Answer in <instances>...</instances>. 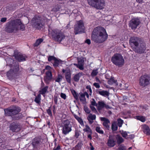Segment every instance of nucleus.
Instances as JSON below:
<instances>
[{
    "label": "nucleus",
    "mask_w": 150,
    "mask_h": 150,
    "mask_svg": "<svg viewBox=\"0 0 150 150\" xmlns=\"http://www.w3.org/2000/svg\"><path fill=\"white\" fill-rule=\"evenodd\" d=\"M98 73V69H94L92 71L91 73V76H96Z\"/></svg>",
    "instance_id": "38"
},
{
    "label": "nucleus",
    "mask_w": 150,
    "mask_h": 150,
    "mask_svg": "<svg viewBox=\"0 0 150 150\" xmlns=\"http://www.w3.org/2000/svg\"><path fill=\"white\" fill-rule=\"evenodd\" d=\"M60 97L64 100H65L67 98V96L66 95L62 93H61L60 94Z\"/></svg>",
    "instance_id": "45"
},
{
    "label": "nucleus",
    "mask_w": 150,
    "mask_h": 150,
    "mask_svg": "<svg viewBox=\"0 0 150 150\" xmlns=\"http://www.w3.org/2000/svg\"><path fill=\"white\" fill-rule=\"evenodd\" d=\"M79 99L80 101L83 104H85L86 102L85 97L83 93L81 94L79 97Z\"/></svg>",
    "instance_id": "31"
},
{
    "label": "nucleus",
    "mask_w": 150,
    "mask_h": 150,
    "mask_svg": "<svg viewBox=\"0 0 150 150\" xmlns=\"http://www.w3.org/2000/svg\"><path fill=\"white\" fill-rule=\"evenodd\" d=\"M62 76L60 74H58L57 78L55 80V82H58V83L60 82L62 80Z\"/></svg>",
    "instance_id": "37"
},
{
    "label": "nucleus",
    "mask_w": 150,
    "mask_h": 150,
    "mask_svg": "<svg viewBox=\"0 0 150 150\" xmlns=\"http://www.w3.org/2000/svg\"><path fill=\"white\" fill-rule=\"evenodd\" d=\"M32 23L33 27L40 29L43 26L42 19L39 16H35L32 20Z\"/></svg>",
    "instance_id": "7"
},
{
    "label": "nucleus",
    "mask_w": 150,
    "mask_h": 150,
    "mask_svg": "<svg viewBox=\"0 0 150 150\" xmlns=\"http://www.w3.org/2000/svg\"><path fill=\"white\" fill-rule=\"evenodd\" d=\"M50 108L49 109L47 110V112L49 115H50V116H52V112L51 111V110L50 109Z\"/></svg>",
    "instance_id": "49"
},
{
    "label": "nucleus",
    "mask_w": 150,
    "mask_h": 150,
    "mask_svg": "<svg viewBox=\"0 0 150 150\" xmlns=\"http://www.w3.org/2000/svg\"><path fill=\"white\" fill-rule=\"evenodd\" d=\"M111 128L112 131H115L117 129V127L115 123H113L112 124Z\"/></svg>",
    "instance_id": "40"
},
{
    "label": "nucleus",
    "mask_w": 150,
    "mask_h": 150,
    "mask_svg": "<svg viewBox=\"0 0 150 150\" xmlns=\"http://www.w3.org/2000/svg\"><path fill=\"white\" fill-rule=\"evenodd\" d=\"M79 136V131L76 130L75 131V135H74V137L76 138H78Z\"/></svg>",
    "instance_id": "47"
},
{
    "label": "nucleus",
    "mask_w": 150,
    "mask_h": 150,
    "mask_svg": "<svg viewBox=\"0 0 150 150\" xmlns=\"http://www.w3.org/2000/svg\"><path fill=\"white\" fill-rule=\"evenodd\" d=\"M51 68L49 66H47L45 67V69L49 71L50 70Z\"/></svg>",
    "instance_id": "61"
},
{
    "label": "nucleus",
    "mask_w": 150,
    "mask_h": 150,
    "mask_svg": "<svg viewBox=\"0 0 150 150\" xmlns=\"http://www.w3.org/2000/svg\"><path fill=\"white\" fill-rule=\"evenodd\" d=\"M88 119L89 121V123L90 124H91L93 122V120H92L91 119H89L88 118Z\"/></svg>",
    "instance_id": "64"
},
{
    "label": "nucleus",
    "mask_w": 150,
    "mask_h": 150,
    "mask_svg": "<svg viewBox=\"0 0 150 150\" xmlns=\"http://www.w3.org/2000/svg\"><path fill=\"white\" fill-rule=\"evenodd\" d=\"M118 126L119 127H122V125L123 123V121L121 119H119L118 120Z\"/></svg>",
    "instance_id": "42"
},
{
    "label": "nucleus",
    "mask_w": 150,
    "mask_h": 150,
    "mask_svg": "<svg viewBox=\"0 0 150 150\" xmlns=\"http://www.w3.org/2000/svg\"><path fill=\"white\" fill-rule=\"evenodd\" d=\"M137 120L141 121L142 122H144L146 121L145 117L143 116H138L136 117Z\"/></svg>",
    "instance_id": "36"
},
{
    "label": "nucleus",
    "mask_w": 150,
    "mask_h": 150,
    "mask_svg": "<svg viewBox=\"0 0 150 150\" xmlns=\"http://www.w3.org/2000/svg\"><path fill=\"white\" fill-rule=\"evenodd\" d=\"M83 131L84 132H86L87 134L92 133V130L90 128L89 126L87 125L85 126V127L83 129Z\"/></svg>",
    "instance_id": "27"
},
{
    "label": "nucleus",
    "mask_w": 150,
    "mask_h": 150,
    "mask_svg": "<svg viewBox=\"0 0 150 150\" xmlns=\"http://www.w3.org/2000/svg\"><path fill=\"white\" fill-rule=\"evenodd\" d=\"M88 134V137L90 139H92V137H91V134L92 133H89Z\"/></svg>",
    "instance_id": "63"
},
{
    "label": "nucleus",
    "mask_w": 150,
    "mask_h": 150,
    "mask_svg": "<svg viewBox=\"0 0 150 150\" xmlns=\"http://www.w3.org/2000/svg\"><path fill=\"white\" fill-rule=\"evenodd\" d=\"M82 73H79L75 75L73 79L74 81L76 82H78L79 81L80 77L82 75Z\"/></svg>",
    "instance_id": "25"
},
{
    "label": "nucleus",
    "mask_w": 150,
    "mask_h": 150,
    "mask_svg": "<svg viewBox=\"0 0 150 150\" xmlns=\"http://www.w3.org/2000/svg\"><path fill=\"white\" fill-rule=\"evenodd\" d=\"M54 100L55 103L56 104H57V103L58 99H57V97L56 96V97H54Z\"/></svg>",
    "instance_id": "56"
},
{
    "label": "nucleus",
    "mask_w": 150,
    "mask_h": 150,
    "mask_svg": "<svg viewBox=\"0 0 150 150\" xmlns=\"http://www.w3.org/2000/svg\"><path fill=\"white\" fill-rule=\"evenodd\" d=\"M115 140L112 137L110 136L107 143V145L109 147H112L115 145Z\"/></svg>",
    "instance_id": "20"
},
{
    "label": "nucleus",
    "mask_w": 150,
    "mask_h": 150,
    "mask_svg": "<svg viewBox=\"0 0 150 150\" xmlns=\"http://www.w3.org/2000/svg\"><path fill=\"white\" fill-rule=\"evenodd\" d=\"M48 88V86H46L43 88L42 89L40 90L39 92H40V94L44 95L47 92Z\"/></svg>",
    "instance_id": "28"
},
{
    "label": "nucleus",
    "mask_w": 150,
    "mask_h": 150,
    "mask_svg": "<svg viewBox=\"0 0 150 150\" xmlns=\"http://www.w3.org/2000/svg\"><path fill=\"white\" fill-rule=\"evenodd\" d=\"M19 70L18 67L16 66L13 68V69H10L7 73V76L10 79H12L14 74H16Z\"/></svg>",
    "instance_id": "13"
},
{
    "label": "nucleus",
    "mask_w": 150,
    "mask_h": 150,
    "mask_svg": "<svg viewBox=\"0 0 150 150\" xmlns=\"http://www.w3.org/2000/svg\"><path fill=\"white\" fill-rule=\"evenodd\" d=\"M105 4L104 0H97L94 7L97 9H101L104 8Z\"/></svg>",
    "instance_id": "14"
},
{
    "label": "nucleus",
    "mask_w": 150,
    "mask_h": 150,
    "mask_svg": "<svg viewBox=\"0 0 150 150\" xmlns=\"http://www.w3.org/2000/svg\"><path fill=\"white\" fill-rule=\"evenodd\" d=\"M42 140L40 138H35L32 141V144L35 148L38 149L40 147L42 144Z\"/></svg>",
    "instance_id": "12"
},
{
    "label": "nucleus",
    "mask_w": 150,
    "mask_h": 150,
    "mask_svg": "<svg viewBox=\"0 0 150 150\" xmlns=\"http://www.w3.org/2000/svg\"><path fill=\"white\" fill-rule=\"evenodd\" d=\"M15 57L16 59L19 62L25 61L27 57L25 55L21 53H18L17 54H15Z\"/></svg>",
    "instance_id": "21"
},
{
    "label": "nucleus",
    "mask_w": 150,
    "mask_h": 150,
    "mask_svg": "<svg viewBox=\"0 0 150 150\" xmlns=\"http://www.w3.org/2000/svg\"><path fill=\"white\" fill-rule=\"evenodd\" d=\"M87 88H89V91L90 92L89 94L90 95H91L92 93V91L91 88L89 86H87Z\"/></svg>",
    "instance_id": "57"
},
{
    "label": "nucleus",
    "mask_w": 150,
    "mask_h": 150,
    "mask_svg": "<svg viewBox=\"0 0 150 150\" xmlns=\"http://www.w3.org/2000/svg\"><path fill=\"white\" fill-rule=\"evenodd\" d=\"M84 26L82 21H77V24L74 25V33L76 35L82 32L84 29Z\"/></svg>",
    "instance_id": "11"
},
{
    "label": "nucleus",
    "mask_w": 150,
    "mask_h": 150,
    "mask_svg": "<svg viewBox=\"0 0 150 150\" xmlns=\"http://www.w3.org/2000/svg\"><path fill=\"white\" fill-rule=\"evenodd\" d=\"M98 93L100 95L105 97L108 96L109 95V93L106 91H98Z\"/></svg>",
    "instance_id": "26"
},
{
    "label": "nucleus",
    "mask_w": 150,
    "mask_h": 150,
    "mask_svg": "<svg viewBox=\"0 0 150 150\" xmlns=\"http://www.w3.org/2000/svg\"><path fill=\"white\" fill-rule=\"evenodd\" d=\"M6 29L7 31L11 33L14 30H17L19 29L23 31L25 29V26L20 19H16L8 22L7 24Z\"/></svg>",
    "instance_id": "3"
},
{
    "label": "nucleus",
    "mask_w": 150,
    "mask_h": 150,
    "mask_svg": "<svg viewBox=\"0 0 150 150\" xmlns=\"http://www.w3.org/2000/svg\"><path fill=\"white\" fill-rule=\"evenodd\" d=\"M71 91L75 99L76 100H78V94L77 93L76 91L74 90H71Z\"/></svg>",
    "instance_id": "33"
},
{
    "label": "nucleus",
    "mask_w": 150,
    "mask_h": 150,
    "mask_svg": "<svg viewBox=\"0 0 150 150\" xmlns=\"http://www.w3.org/2000/svg\"><path fill=\"white\" fill-rule=\"evenodd\" d=\"M65 78L67 81L69 83H71V74L69 71H66L65 74Z\"/></svg>",
    "instance_id": "22"
},
{
    "label": "nucleus",
    "mask_w": 150,
    "mask_h": 150,
    "mask_svg": "<svg viewBox=\"0 0 150 150\" xmlns=\"http://www.w3.org/2000/svg\"><path fill=\"white\" fill-rule=\"evenodd\" d=\"M96 131L98 133L101 134H104V131L99 126H97L96 128Z\"/></svg>",
    "instance_id": "34"
},
{
    "label": "nucleus",
    "mask_w": 150,
    "mask_h": 150,
    "mask_svg": "<svg viewBox=\"0 0 150 150\" xmlns=\"http://www.w3.org/2000/svg\"><path fill=\"white\" fill-rule=\"evenodd\" d=\"M49 32L52 38L56 41L61 42L65 38L64 34L61 30L55 29L52 30L51 32Z\"/></svg>",
    "instance_id": "4"
},
{
    "label": "nucleus",
    "mask_w": 150,
    "mask_h": 150,
    "mask_svg": "<svg viewBox=\"0 0 150 150\" xmlns=\"http://www.w3.org/2000/svg\"><path fill=\"white\" fill-rule=\"evenodd\" d=\"M79 122V123L81 125H84L83 122V120L81 118L80 119H79V120L78 121Z\"/></svg>",
    "instance_id": "54"
},
{
    "label": "nucleus",
    "mask_w": 150,
    "mask_h": 150,
    "mask_svg": "<svg viewBox=\"0 0 150 150\" xmlns=\"http://www.w3.org/2000/svg\"><path fill=\"white\" fill-rule=\"evenodd\" d=\"M111 60L112 63L116 66L121 67L125 63V60L122 55L119 54H115L112 57Z\"/></svg>",
    "instance_id": "5"
},
{
    "label": "nucleus",
    "mask_w": 150,
    "mask_h": 150,
    "mask_svg": "<svg viewBox=\"0 0 150 150\" xmlns=\"http://www.w3.org/2000/svg\"><path fill=\"white\" fill-rule=\"evenodd\" d=\"M118 150H126V147L123 145H121L119 146Z\"/></svg>",
    "instance_id": "46"
},
{
    "label": "nucleus",
    "mask_w": 150,
    "mask_h": 150,
    "mask_svg": "<svg viewBox=\"0 0 150 150\" xmlns=\"http://www.w3.org/2000/svg\"><path fill=\"white\" fill-rule=\"evenodd\" d=\"M10 129L13 132H18L21 129L20 125L15 122L12 123L10 126Z\"/></svg>",
    "instance_id": "15"
},
{
    "label": "nucleus",
    "mask_w": 150,
    "mask_h": 150,
    "mask_svg": "<svg viewBox=\"0 0 150 150\" xmlns=\"http://www.w3.org/2000/svg\"><path fill=\"white\" fill-rule=\"evenodd\" d=\"M141 21L137 18H133L129 21V26L132 30H135L140 25Z\"/></svg>",
    "instance_id": "10"
},
{
    "label": "nucleus",
    "mask_w": 150,
    "mask_h": 150,
    "mask_svg": "<svg viewBox=\"0 0 150 150\" xmlns=\"http://www.w3.org/2000/svg\"><path fill=\"white\" fill-rule=\"evenodd\" d=\"M82 145V144L81 142H79L74 147L73 149L74 150H80L81 148Z\"/></svg>",
    "instance_id": "30"
},
{
    "label": "nucleus",
    "mask_w": 150,
    "mask_h": 150,
    "mask_svg": "<svg viewBox=\"0 0 150 150\" xmlns=\"http://www.w3.org/2000/svg\"><path fill=\"white\" fill-rule=\"evenodd\" d=\"M97 109L98 111L102 110L104 108H109V106L105 104L103 101H99L97 104Z\"/></svg>",
    "instance_id": "19"
},
{
    "label": "nucleus",
    "mask_w": 150,
    "mask_h": 150,
    "mask_svg": "<svg viewBox=\"0 0 150 150\" xmlns=\"http://www.w3.org/2000/svg\"><path fill=\"white\" fill-rule=\"evenodd\" d=\"M41 99V95L40 94H39L34 99V101L36 103L39 104L40 103Z\"/></svg>",
    "instance_id": "29"
},
{
    "label": "nucleus",
    "mask_w": 150,
    "mask_h": 150,
    "mask_svg": "<svg viewBox=\"0 0 150 150\" xmlns=\"http://www.w3.org/2000/svg\"><path fill=\"white\" fill-rule=\"evenodd\" d=\"M91 105H94L95 106H97V104L96 103L95 100L94 99H93L92 100V101L91 102Z\"/></svg>",
    "instance_id": "48"
},
{
    "label": "nucleus",
    "mask_w": 150,
    "mask_h": 150,
    "mask_svg": "<svg viewBox=\"0 0 150 150\" xmlns=\"http://www.w3.org/2000/svg\"><path fill=\"white\" fill-rule=\"evenodd\" d=\"M97 0H88V4L91 6L94 7Z\"/></svg>",
    "instance_id": "32"
},
{
    "label": "nucleus",
    "mask_w": 150,
    "mask_h": 150,
    "mask_svg": "<svg viewBox=\"0 0 150 150\" xmlns=\"http://www.w3.org/2000/svg\"><path fill=\"white\" fill-rule=\"evenodd\" d=\"M85 42L87 43L88 45H90L91 43V42L90 40L88 39L85 41Z\"/></svg>",
    "instance_id": "58"
},
{
    "label": "nucleus",
    "mask_w": 150,
    "mask_h": 150,
    "mask_svg": "<svg viewBox=\"0 0 150 150\" xmlns=\"http://www.w3.org/2000/svg\"><path fill=\"white\" fill-rule=\"evenodd\" d=\"M100 120L101 121H103V126L107 129L109 130L110 128V125L109 124H110L109 120L108 119L104 117H101Z\"/></svg>",
    "instance_id": "18"
},
{
    "label": "nucleus",
    "mask_w": 150,
    "mask_h": 150,
    "mask_svg": "<svg viewBox=\"0 0 150 150\" xmlns=\"http://www.w3.org/2000/svg\"><path fill=\"white\" fill-rule=\"evenodd\" d=\"M139 85L143 87H146L150 84V77L147 74L142 76L139 79Z\"/></svg>",
    "instance_id": "9"
},
{
    "label": "nucleus",
    "mask_w": 150,
    "mask_h": 150,
    "mask_svg": "<svg viewBox=\"0 0 150 150\" xmlns=\"http://www.w3.org/2000/svg\"><path fill=\"white\" fill-rule=\"evenodd\" d=\"M129 43L133 50L136 53L143 54L146 50V43L140 38L135 36L131 37L129 40Z\"/></svg>",
    "instance_id": "1"
},
{
    "label": "nucleus",
    "mask_w": 150,
    "mask_h": 150,
    "mask_svg": "<svg viewBox=\"0 0 150 150\" xmlns=\"http://www.w3.org/2000/svg\"><path fill=\"white\" fill-rule=\"evenodd\" d=\"M115 82V81L112 79H110L108 82V83L110 85H112V84Z\"/></svg>",
    "instance_id": "43"
},
{
    "label": "nucleus",
    "mask_w": 150,
    "mask_h": 150,
    "mask_svg": "<svg viewBox=\"0 0 150 150\" xmlns=\"http://www.w3.org/2000/svg\"><path fill=\"white\" fill-rule=\"evenodd\" d=\"M72 126L69 120H65L62 126V133L64 135L69 133L72 130Z\"/></svg>",
    "instance_id": "8"
},
{
    "label": "nucleus",
    "mask_w": 150,
    "mask_h": 150,
    "mask_svg": "<svg viewBox=\"0 0 150 150\" xmlns=\"http://www.w3.org/2000/svg\"><path fill=\"white\" fill-rule=\"evenodd\" d=\"M93 105H90V107L92 110L94 112L96 111V108L93 106Z\"/></svg>",
    "instance_id": "53"
},
{
    "label": "nucleus",
    "mask_w": 150,
    "mask_h": 150,
    "mask_svg": "<svg viewBox=\"0 0 150 150\" xmlns=\"http://www.w3.org/2000/svg\"><path fill=\"white\" fill-rule=\"evenodd\" d=\"M6 116H12L17 114L21 111L20 108L16 106H13L4 109Z\"/></svg>",
    "instance_id": "6"
},
{
    "label": "nucleus",
    "mask_w": 150,
    "mask_h": 150,
    "mask_svg": "<svg viewBox=\"0 0 150 150\" xmlns=\"http://www.w3.org/2000/svg\"><path fill=\"white\" fill-rule=\"evenodd\" d=\"M7 18H2L1 19V21L3 23H4L6 21Z\"/></svg>",
    "instance_id": "55"
},
{
    "label": "nucleus",
    "mask_w": 150,
    "mask_h": 150,
    "mask_svg": "<svg viewBox=\"0 0 150 150\" xmlns=\"http://www.w3.org/2000/svg\"><path fill=\"white\" fill-rule=\"evenodd\" d=\"M93 86H94L96 88H99L100 87V86L98 83H93Z\"/></svg>",
    "instance_id": "51"
},
{
    "label": "nucleus",
    "mask_w": 150,
    "mask_h": 150,
    "mask_svg": "<svg viewBox=\"0 0 150 150\" xmlns=\"http://www.w3.org/2000/svg\"><path fill=\"white\" fill-rule=\"evenodd\" d=\"M134 134H131L130 135H129L128 136V138L132 139L134 137Z\"/></svg>",
    "instance_id": "60"
},
{
    "label": "nucleus",
    "mask_w": 150,
    "mask_h": 150,
    "mask_svg": "<svg viewBox=\"0 0 150 150\" xmlns=\"http://www.w3.org/2000/svg\"><path fill=\"white\" fill-rule=\"evenodd\" d=\"M84 110L85 112L89 114L90 113V110L87 107H85Z\"/></svg>",
    "instance_id": "50"
},
{
    "label": "nucleus",
    "mask_w": 150,
    "mask_h": 150,
    "mask_svg": "<svg viewBox=\"0 0 150 150\" xmlns=\"http://www.w3.org/2000/svg\"><path fill=\"white\" fill-rule=\"evenodd\" d=\"M60 149V146L59 145H58L57 147H54L53 149V150H59Z\"/></svg>",
    "instance_id": "59"
},
{
    "label": "nucleus",
    "mask_w": 150,
    "mask_h": 150,
    "mask_svg": "<svg viewBox=\"0 0 150 150\" xmlns=\"http://www.w3.org/2000/svg\"><path fill=\"white\" fill-rule=\"evenodd\" d=\"M129 133V132H126V131H122L121 132V134L122 136L124 138H126V137L127 136V134Z\"/></svg>",
    "instance_id": "41"
},
{
    "label": "nucleus",
    "mask_w": 150,
    "mask_h": 150,
    "mask_svg": "<svg viewBox=\"0 0 150 150\" xmlns=\"http://www.w3.org/2000/svg\"><path fill=\"white\" fill-rule=\"evenodd\" d=\"M43 40L41 38L38 39L34 44V46L35 47L38 46L42 42Z\"/></svg>",
    "instance_id": "35"
},
{
    "label": "nucleus",
    "mask_w": 150,
    "mask_h": 150,
    "mask_svg": "<svg viewBox=\"0 0 150 150\" xmlns=\"http://www.w3.org/2000/svg\"><path fill=\"white\" fill-rule=\"evenodd\" d=\"M143 132L144 133L147 135L150 134V130L149 127L147 125L143 126Z\"/></svg>",
    "instance_id": "24"
},
{
    "label": "nucleus",
    "mask_w": 150,
    "mask_h": 150,
    "mask_svg": "<svg viewBox=\"0 0 150 150\" xmlns=\"http://www.w3.org/2000/svg\"><path fill=\"white\" fill-rule=\"evenodd\" d=\"M108 35L104 28L97 27L93 30L91 35V39L97 43H102L105 41L108 38Z\"/></svg>",
    "instance_id": "2"
},
{
    "label": "nucleus",
    "mask_w": 150,
    "mask_h": 150,
    "mask_svg": "<svg viewBox=\"0 0 150 150\" xmlns=\"http://www.w3.org/2000/svg\"><path fill=\"white\" fill-rule=\"evenodd\" d=\"M67 29H70L71 28L70 25L69 23L65 27Z\"/></svg>",
    "instance_id": "62"
},
{
    "label": "nucleus",
    "mask_w": 150,
    "mask_h": 150,
    "mask_svg": "<svg viewBox=\"0 0 150 150\" xmlns=\"http://www.w3.org/2000/svg\"><path fill=\"white\" fill-rule=\"evenodd\" d=\"M84 64V60L83 58H80L78 59V64L74 63V65L76 66L81 70L84 69L83 65Z\"/></svg>",
    "instance_id": "16"
},
{
    "label": "nucleus",
    "mask_w": 150,
    "mask_h": 150,
    "mask_svg": "<svg viewBox=\"0 0 150 150\" xmlns=\"http://www.w3.org/2000/svg\"><path fill=\"white\" fill-rule=\"evenodd\" d=\"M56 59V58L54 56H50L48 58V60L49 61H51L52 60L54 61Z\"/></svg>",
    "instance_id": "44"
},
{
    "label": "nucleus",
    "mask_w": 150,
    "mask_h": 150,
    "mask_svg": "<svg viewBox=\"0 0 150 150\" xmlns=\"http://www.w3.org/2000/svg\"><path fill=\"white\" fill-rule=\"evenodd\" d=\"M54 66H57L58 64V61L56 58L55 60H54Z\"/></svg>",
    "instance_id": "52"
},
{
    "label": "nucleus",
    "mask_w": 150,
    "mask_h": 150,
    "mask_svg": "<svg viewBox=\"0 0 150 150\" xmlns=\"http://www.w3.org/2000/svg\"><path fill=\"white\" fill-rule=\"evenodd\" d=\"M88 118L94 120L96 118V115H92L91 113L89 114Z\"/></svg>",
    "instance_id": "39"
},
{
    "label": "nucleus",
    "mask_w": 150,
    "mask_h": 150,
    "mask_svg": "<svg viewBox=\"0 0 150 150\" xmlns=\"http://www.w3.org/2000/svg\"><path fill=\"white\" fill-rule=\"evenodd\" d=\"M52 78V75L51 72L48 71L46 72V76L44 78L45 82L48 84Z\"/></svg>",
    "instance_id": "17"
},
{
    "label": "nucleus",
    "mask_w": 150,
    "mask_h": 150,
    "mask_svg": "<svg viewBox=\"0 0 150 150\" xmlns=\"http://www.w3.org/2000/svg\"><path fill=\"white\" fill-rule=\"evenodd\" d=\"M117 142L118 144H120L124 141L123 139L119 135H117L116 136Z\"/></svg>",
    "instance_id": "23"
}]
</instances>
